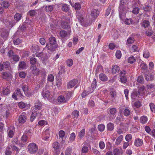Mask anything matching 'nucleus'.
I'll return each instance as SVG.
<instances>
[{
	"instance_id": "f257e3e1",
	"label": "nucleus",
	"mask_w": 155,
	"mask_h": 155,
	"mask_svg": "<svg viewBox=\"0 0 155 155\" xmlns=\"http://www.w3.org/2000/svg\"><path fill=\"white\" fill-rule=\"evenodd\" d=\"M50 43L47 44L45 47L48 48V49L51 51H54L57 48V45H56V40L54 37H50L49 38Z\"/></svg>"
},
{
	"instance_id": "f03ea898",
	"label": "nucleus",
	"mask_w": 155,
	"mask_h": 155,
	"mask_svg": "<svg viewBox=\"0 0 155 155\" xmlns=\"http://www.w3.org/2000/svg\"><path fill=\"white\" fill-rule=\"evenodd\" d=\"M38 145L33 142L30 143L28 146V151L31 154L36 153L38 151Z\"/></svg>"
},
{
	"instance_id": "7ed1b4c3",
	"label": "nucleus",
	"mask_w": 155,
	"mask_h": 155,
	"mask_svg": "<svg viewBox=\"0 0 155 155\" xmlns=\"http://www.w3.org/2000/svg\"><path fill=\"white\" fill-rule=\"evenodd\" d=\"M22 15L19 13H16L14 16V20L12 21H9V23L11 27H13L16 23L19 21L21 19Z\"/></svg>"
},
{
	"instance_id": "20e7f679",
	"label": "nucleus",
	"mask_w": 155,
	"mask_h": 155,
	"mask_svg": "<svg viewBox=\"0 0 155 155\" xmlns=\"http://www.w3.org/2000/svg\"><path fill=\"white\" fill-rule=\"evenodd\" d=\"M117 112V109L115 108H112L109 109L107 112L109 118L110 120L114 119L115 117Z\"/></svg>"
},
{
	"instance_id": "39448f33",
	"label": "nucleus",
	"mask_w": 155,
	"mask_h": 155,
	"mask_svg": "<svg viewBox=\"0 0 155 155\" xmlns=\"http://www.w3.org/2000/svg\"><path fill=\"white\" fill-rule=\"evenodd\" d=\"M2 78L6 80L7 81H9L12 79V75L10 73L7 72H4L2 73Z\"/></svg>"
},
{
	"instance_id": "423d86ee",
	"label": "nucleus",
	"mask_w": 155,
	"mask_h": 155,
	"mask_svg": "<svg viewBox=\"0 0 155 155\" xmlns=\"http://www.w3.org/2000/svg\"><path fill=\"white\" fill-rule=\"evenodd\" d=\"M26 114L25 112H23L19 117V122L21 124H23L26 121Z\"/></svg>"
},
{
	"instance_id": "0eeeda50",
	"label": "nucleus",
	"mask_w": 155,
	"mask_h": 155,
	"mask_svg": "<svg viewBox=\"0 0 155 155\" xmlns=\"http://www.w3.org/2000/svg\"><path fill=\"white\" fill-rule=\"evenodd\" d=\"M40 74L41 76V85L42 86V85L41 84L44 83L45 82L46 74L45 71L43 69H42L39 71V74Z\"/></svg>"
},
{
	"instance_id": "6e6552de",
	"label": "nucleus",
	"mask_w": 155,
	"mask_h": 155,
	"mask_svg": "<svg viewBox=\"0 0 155 155\" xmlns=\"http://www.w3.org/2000/svg\"><path fill=\"white\" fill-rule=\"evenodd\" d=\"M31 50L35 54H33L32 56L35 57V56L37 57H38L39 55V53L38 51H39V47L38 45L33 46L31 48Z\"/></svg>"
},
{
	"instance_id": "1a4fd4ad",
	"label": "nucleus",
	"mask_w": 155,
	"mask_h": 155,
	"mask_svg": "<svg viewBox=\"0 0 155 155\" xmlns=\"http://www.w3.org/2000/svg\"><path fill=\"white\" fill-rule=\"evenodd\" d=\"M78 82V80L77 79H73L70 81L68 84L67 87L68 88H71L74 87Z\"/></svg>"
},
{
	"instance_id": "9d476101",
	"label": "nucleus",
	"mask_w": 155,
	"mask_h": 155,
	"mask_svg": "<svg viewBox=\"0 0 155 155\" xmlns=\"http://www.w3.org/2000/svg\"><path fill=\"white\" fill-rule=\"evenodd\" d=\"M41 95L44 98H48L50 95V92L46 88H45L43 90Z\"/></svg>"
},
{
	"instance_id": "9b49d317",
	"label": "nucleus",
	"mask_w": 155,
	"mask_h": 155,
	"mask_svg": "<svg viewBox=\"0 0 155 155\" xmlns=\"http://www.w3.org/2000/svg\"><path fill=\"white\" fill-rule=\"evenodd\" d=\"M61 25L62 27L64 29H69L70 28V22H67L65 21H63L62 22Z\"/></svg>"
},
{
	"instance_id": "f8f14e48",
	"label": "nucleus",
	"mask_w": 155,
	"mask_h": 155,
	"mask_svg": "<svg viewBox=\"0 0 155 155\" xmlns=\"http://www.w3.org/2000/svg\"><path fill=\"white\" fill-rule=\"evenodd\" d=\"M10 87L7 86L6 87H4L2 90V93L4 95H7L10 93Z\"/></svg>"
},
{
	"instance_id": "ddd939ff",
	"label": "nucleus",
	"mask_w": 155,
	"mask_h": 155,
	"mask_svg": "<svg viewBox=\"0 0 155 155\" xmlns=\"http://www.w3.org/2000/svg\"><path fill=\"white\" fill-rule=\"evenodd\" d=\"M109 95L113 101L117 97V92L115 91H111L109 93Z\"/></svg>"
},
{
	"instance_id": "4468645a",
	"label": "nucleus",
	"mask_w": 155,
	"mask_h": 155,
	"mask_svg": "<svg viewBox=\"0 0 155 155\" xmlns=\"http://www.w3.org/2000/svg\"><path fill=\"white\" fill-rule=\"evenodd\" d=\"M143 144V140L137 138L135 140L134 145L137 147L141 146Z\"/></svg>"
},
{
	"instance_id": "2eb2a0df",
	"label": "nucleus",
	"mask_w": 155,
	"mask_h": 155,
	"mask_svg": "<svg viewBox=\"0 0 155 155\" xmlns=\"http://www.w3.org/2000/svg\"><path fill=\"white\" fill-rule=\"evenodd\" d=\"M99 12L97 10L94 9L92 11L91 13V15L94 18H96L98 15Z\"/></svg>"
},
{
	"instance_id": "dca6fc26",
	"label": "nucleus",
	"mask_w": 155,
	"mask_h": 155,
	"mask_svg": "<svg viewBox=\"0 0 155 155\" xmlns=\"http://www.w3.org/2000/svg\"><path fill=\"white\" fill-rule=\"evenodd\" d=\"M120 70V68L117 65H114L112 66V73L116 74L119 72Z\"/></svg>"
},
{
	"instance_id": "f3484780",
	"label": "nucleus",
	"mask_w": 155,
	"mask_h": 155,
	"mask_svg": "<svg viewBox=\"0 0 155 155\" xmlns=\"http://www.w3.org/2000/svg\"><path fill=\"white\" fill-rule=\"evenodd\" d=\"M26 63L24 61L20 62L18 64L19 70H22L25 69L26 67Z\"/></svg>"
},
{
	"instance_id": "a211bd4d",
	"label": "nucleus",
	"mask_w": 155,
	"mask_h": 155,
	"mask_svg": "<svg viewBox=\"0 0 155 155\" xmlns=\"http://www.w3.org/2000/svg\"><path fill=\"white\" fill-rule=\"evenodd\" d=\"M22 89L24 92L25 94L28 96H29V94H28V91L29 89L28 87V86L26 85H23L22 87Z\"/></svg>"
},
{
	"instance_id": "6ab92c4d",
	"label": "nucleus",
	"mask_w": 155,
	"mask_h": 155,
	"mask_svg": "<svg viewBox=\"0 0 155 155\" xmlns=\"http://www.w3.org/2000/svg\"><path fill=\"white\" fill-rule=\"evenodd\" d=\"M31 69L33 73L36 75H38L39 73V69L36 68V66H32L31 67Z\"/></svg>"
},
{
	"instance_id": "aec40b11",
	"label": "nucleus",
	"mask_w": 155,
	"mask_h": 155,
	"mask_svg": "<svg viewBox=\"0 0 155 155\" xmlns=\"http://www.w3.org/2000/svg\"><path fill=\"white\" fill-rule=\"evenodd\" d=\"M100 79L103 81H105L107 80V76L104 74L103 73L100 74L99 75Z\"/></svg>"
},
{
	"instance_id": "412c9836",
	"label": "nucleus",
	"mask_w": 155,
	"mask_h": 155,
	"mask_svg": "<svg viewBox=\"0 0 155 155\" xmlns=\"http://www.w3.org/2000/svg\"><path fill=\"white\" fill-rule=\"evenodd\" d=\"M85 134V130L84 129H82L78 133V137L80 139H81L84 136Z\"/></svg>"
},
{
	"instance_id": "4be33fe9",
	"label": "nucleus",
	"mask_w": 155,
	"mask_h": 155,
	"mask_svg": "<svg viewBox=\"0 0 155 155\" xmlns=\"http://www.w3.org/2000/svg\"><path fill=\"white\" fill-rule=\"evenodd\" d=\"M10 3L9 2L7 1H3L2 4V6L4 9L7 8L10 6Z\"/></svg>"
},
{
	"instance_id": "5701e85b",
	"label": "nucleus",
	"mask_w": 155,
	"mask_h": 155,
	"mask_svg": "<svg viewBox=\"0 0 155 155\" xmlns=\"http://www.w3.org/2000/svg\"><path fill=\"white\" fill-rule=\"evenodd\" d=\"M123 137L122 135H120L117 138L115 142L116 145H118L121 143L123 140Z\"/></svg>"
},
{
	"instance_id": "b1692460",
	"label": "nucleus",
	"mask_w": 155,
	"mask_h": 155,
	"mask_svg": "<svg viewBox=\"0 0 155 155\" xmlns=\"http://www.w3.org/2000/svg\"><path fill=\"white\" fill-rule=\"evenodd\" d=\"M69 9V5L66 4H63L61 7V10L62 11L65 12H68Z\"/></svg>"
},
{
	"instance_id": "393cba45",
	"label": "nucleus",
	"mask_w": 155,
	"mask_h": 155,
	"mask_svg": "<svg viewBox=\"0 0 155 155\" xmlns=\"http://www.w3.org/2000/svg\"><path fill=\"white\" fill-rule=\"evenodd\" d=\"M107 130L109 131H112L114 128V124L111 123H109L107 126Z\"/></svg>"
},
{
	"instance_id": "a878e982",
	"label": "nucleus",
	"mask_w": 155,
	"mask_h": 155,
	"mask_svg": "<svg viewBox=\"0 0 155 155\" xmlns=\"http://www.w3.org/2000/svg\"><path fill=\"white\" fill-rule=\"evenodd\" d=\"M72 147H68L65 151V155H71L72 152Z\"/></svg>"
},
{
	"instance_id": "bb28decb",
	"label": "nucleus",
	"mask_w": 155,
	"mask_h": 155,
	"mask_svg": "<svg viewBox=\"0 0 155 155\" xmlns=\"http://www.w3.org/2000/svg\"><path fill=\"white\" fill-rule=\"evenodd\" d=\"M38 112H32L30 120L32 122L36 118V117L38 115Z\"/></svg>"
},
{
	"instance_id": "cd10ccee",
	"label": "nucleus",
	"mask_w": 155,
	"mask_h": 155,
	"mask_svg": "<svg viewBox=\"0 0 155 155\" xmlns=\"http://www.w3.org/2000/svg\"><path fill=\"white\" fill-rule=\"evenodd\" d=\"M147 117L145 116H142L140 118V121L142 124H145L147 122Z\"/></svg>"
},
{
	"instance_id": "c85d7f7f",
	"label": "nucleus",
	"mask_w": 155,
	"mask_h": 155,
	"mask_svg": "<svg viewBox=\"0 0 155 155\" xmlns=\"http://www.w3.org/2000/svg\"><path fill=\"white\" fill-rule=\"evenodd\" d=\"M131 113V111L127 108L125 109L123 111V114L125 116H128Z\"/></svg>"
},
{
	"instance_id": "c756f323",
	"label": "nucleus",
	"mask_w": 155,
	"mask_h": 155,
	"mask_svg": "<svg viewBox=\"0 0 155 155\" xmlns=\"http://www.w3.org/2000/svg\"><path fill=\"white\" fill-rule=\"evenodd\" d=\"M28 28L25 23H23L19 27V29L21 30L22 32L24 31L27 30Z\"/></svg>"
},
{
	"instance_id": "7c9ffc66",
	"label": "nucleus",
	"mask_w": 155,
	"mask_h": 155,
	"mask_svg": "<svg viewBox=\"0 0 155 155\" xmlns=\"http://www.w3.org/2000/svg\"><path fill=\"white\" fill-rule=\"evenodd\" d=\"M76 137V135L75 133L73 132L70 135V137H69V141L71 142H72L74 141Z\"/></svg>"
},
{
	"instance_id": "2f4dec72",
	"label": "nucleus",
	"mask_w": 155,
	"mask_h": 155,
	"mask_svg": "<svg viewBox=\"0 0 155 155\" xmlns=\"http://www.w3.org/2000/svg\"><path fill=\"white\" fill-rule=\"evenodd\" d=\"M48 58V56L45 54L43 55L41 58V60L42 61V63L44 64H45Z\"/></svg>"
},
{
	"instance_id": "473e14b6",
	"label": "nucleus",
	"mask_w": 155,
	"mask_h": 155,
	"mask_svg": "<svg viewBox=\"0 0 155 155\" xmlns=\"http://www.w3.org/2000/svg\"><path fill=\"white\" fill-rule=\"evenodd\" d=\"M58 102H66L67 101V100L65 99L63 96L61 95L59 96L58 98Z\"/></svg>"
},
{
	"instance_id": "72a5a7b5",
	"label": "nucleus",
	"mask_w": 155,
	"mask_h": 155,
	"mask_svg": "<svg viewBox=\"0 0 155 155\" xmlns=\"http://www.w3.org/2000/svg\"><path fill=\"white\" fill-rule=\"evenodd\" d=\"M153 78V77L150 74H148L145 75V79L147 81L151 80Z\"/></svg>"
},
{
	"instance_id": "f704fd0d",
	"label": "nucleus",
	"mask_w": 155,
	"mask_h": 155,
	"mask_svg": "<svg viewBox=\"0 0 155 155\" xmlns=\"http://www.w3.org/2000/svg\"><path fill=\"white\" fill-rule=\"evenodd\" d=\"M145 88L143 86L140 87L138 91L139 94L140 95V94H143L144 92Z\"/></svg>"
},
{
	"instance_id": "c9c22d12",
	"label": "nucleus",
	"mask_w": 155,
	"mask_h": 155,
	"mask_svg": "<svg viewBox=\"0 0 155 155\" xmlns=\"http://www.w3.org/2000/svg\"><path fill=\"white\" fill-rule=\"evenodd\" d=\"M124 11V13H123L121 11L119 12V17L121 20H123L125 17L126 11Z\"/></svg>"
},
{
	"instance_id": "e433bc0d",
	"label": "nucleus",
	"mask_w": 155,
	"mask_h": 155,
	"mask_svg": "<svg viewBox=\"0 0 155 155\" xmlns=\"http://www.w3.org/2000/svg\"><path fill=\"white\" fill-rule=\"evenodd\" d=\"M60 35L61 37L65 38L67 36V33L65 30H61L60 32Z\"/></svg>"
},
{
	"instance_id": "4c0bfd02",
	"label": "nucleus",
	"mask_w": 155,
	"mask_h": 155,
	"mask_svg": "<svg viewBox=\"0 0 155 155\" xmlns=\"http://www.w3.org/2000/svg\"><path fill=\"white\" fill-rule=\"evenodd\" d=\"M150 25L149 21L147 20H144L142 24V25L144 28L147 27Z\"/></svg>"
},
{
	"instance_id": "58836bf2",
	"label": "nucleus",
	"mask_w": 155,
	"mask_h": 155,
	"mask_svg": "<svg viewBox=\"0 0 155 155\" xmlns=\"http://www.w3.org/2000/svg\"><path fill=\"white\" fill-rule=\"evenodd\" d=\"M138 94L136 91H134L131 94V97L133 99H135L138 96Z\"/></svg>"
},
{
	"instance_id": "ea45409f",
	"label": "nucleus",
	"mask_w": 155,
	"mask_h": 155,
	"mask_svg": "<svg viewBox=\"0 0 155 155\" xmlns=\"http://www.w3.org/2000/svg\"><path fill=\"white\" fill-rule=\"evenodd\" d=\"M32 130L30 129H26L24 132V134L28 136H30L32 133Z\"/></svg>"
},
{
	"instance_id": "a19ab883",
	"label": "nucleus",
	"mask_w": 155,
	"mask_h": 155,
	"mask_svg": "<svg viewBox=\"0 0 155 155\" xmlns=\"http://www.w3.org/2000/svg\"><path fill=\"white\" fill-rule=\"evenodd\" d=\"M111 8L112 5H109L106 10V12L105 14V16H107L109 15L111 10Z\"/></svg>"
},
{
	"instance_id": "79ce46f5",
	"label": "nucleus",
	"mask_w": 155,
	"mask_h": 155,
	"mask_svg": "<svg viewBox=\"0 0 155 155\" xmlns=\"http://www.w3.org/2000/svg\"><path fill=\"white\" fill-rule=\"evenodd\" d=\"M22 42L20 38H17L14 39L13 41V43L15 45H19Z\"/></svg>"
},
{
	"instance_id": "37998d69",
	"label": "nucleus",
	"mask_w": 155,
	"mask_h": 155,
	"mask_svg": "<svg viewBox=\"0 0 155 155\" xmlns=\"http://www.w3.org/2000/svg\"><path fill=\"white\" fill-rule=\"evenodd\" d=\"M28 139V136L24 134L21 138V141L24 143H25L27 142Z\"/></svg>"
},
{
	"instance_id": "c03bdc74",
	"label": "nucleus",
	"mask_w": 155,
	"mask_h": 155,
	"mask_svg": "<svg viewBox=\"0 0 155 155\" xmlns=\"http://www.w3.org/2000/svg\"><path fill=\"white\" fill-rule=\"evenodd\" d=\"M89 149L88 147L87 146H83L81 149V152L84 153H88Z\"/></svg>"
},
{
	"instance_id": "a18cd8bd",
	"label": "nucleus",
	"mask_w": 155,
	"mask_h": 155,
	"mask_svg": "<svg viewBox=\"0 0 155 155\" xmlns=\"http://www.w3.org/2000/svg\"><path fill=\"white\" fill-rule=\"evenodd\" d=\"M136 61L135 58L133 57H130L128 58V61L129 63L132 64L134 62Z\"/></svg>"
},
{
	"instance_id": "49530a36",
	"label": "nucleus",
	"mask_w": 155,
	"mask_h": 155,
	"mask_svg": "<svg viewBox=\"0 0 155 155\" xmlns=\"http://www.w3.org/2000/svg\"><path fill=\"white\" fill-rule=\"evenodd\" d=\"M144 10L146 12H149L151 10L150 6L148 5H145L143 7Z\"/></svg>"
},
{
	"instance_id": "de8ad7c7",
	"label": "nucleus",
	"mask_w": 155,
	"mask_h": 155,
	"mask_svg": "<svg viewBox=\"0 0 155 155\" xmlns=\"http://www.w3.org/2000/svg\"><path fill=\"white\" fill-rule=\"evenodd\" d=\"M53 147L55 150L58 149L59 147V143L58 142H55L53 143Z\"/></svg>"
},
{
	"instance_id": "09e8293b",
	"label": "nucleus",
	"mask_w": 155,
	"mask_h": 155,
	"mask_svg": "<svg viewBox=\"0 0 155 155\" xmlns=\"http://www.w3.org/2000/svg\"><path fill=\"white\" fill-rule=\"evenodd\" d=\"M105 129V126L103 124L99 125L98 126V129L100 131H103Z\"/></svg>"
},
{
	"instance_id": "8fccbe9b",
	"label": "nucleus",
	"mask_w": 155,
	"mask_h": 155,
	"mask_svg": "<svg viewBox=\"0 0 155 155\" xmlns=\"http://www.w3.org/2000/svg\"><path fill=\"white\" fill-rule=\"evenodd\" d=\"M137 82L139 83H142L143 82L144 78L142 75H140L138 76L137 79Z\"/></svg>"
},
{
	"instance_id": "3c124183",
	"label": "nucleus",
	"mask_w": 155,
	"mask_h": 155,
	"mask_svg": "<svg viewBox=\"0 0 155 155\" xmlns=\"http://www.w3.org/2000/svg\"><path fill=\"white\" fill-rule=\"evenodd\" d=\"M120 11H122L123 13H124V11H126V13L127 12L128 10V8L127 7H124L123 5L122 6L121 5V6L120 7Z\"/></svg>"
},
{
	"instance_id": "603ef678",
	"label": "nucleus",
	"mask_w": 155,
	"mask_h": 155,
	"mask_svg": "<svg viewBox=\"0 0 155 155\" xmlns=\"http://www.w3.org/2000/svg\"><path fill=\"white\" fill-rule=\"evenodd\" d=\"M12 58L13 61L16 62H17L19 61L20 59L19 56L17 54H14Z\"/></svg>"
},
{
	"instance_id": "864d4df0",
	"label": "nucleus",
	"mask_w": 155,
	"mask_h": 155,
	"mask_svg": "<svg viewBox=\"0 0 155 155\" xmlns=\"http://www.w3.org/2000/svg\"><path fill=\"white\" fill-rule=\"evenodd\" d=\"M102 66L100 65H98L97 68L96 70V71L95 74H97L99 72H101L102 70H103Z\"/></svg>"
},
{
	"instance_id": "5fc2aeb1",
	"label": "nucleus",
	"mask_w": 155,
	"mask_h": 155,
	"mask_svg": "<svg viewBox=\"0 0 155 155\" xmlns=\"http://www.w3.org/2000/svg\"><path fill=\"white\" fill-rule=\"evenodd\" d=\"M91 92L89 91H84L82 92L81 96L83 98L85 97L86 96L90 94L91 93Z\"/></svg>"
},
{
	"instance_id": "6e6d98bb",
	"label": "nucleus",
	"mask_w": 155,
	"mask_h": 155,
	"mask_svg": "<svg viewBox=\"0 0 155 155\" xmlns=\"http://www.w3.org/2000/svg\"><path fill=\"white\" fill-rule=\"evenodd\" d=\"M134 41V38L133 37H130L128 38L127 42L129 44H131Z\"/></svg>"
},
{
	"instance_id": "4d7b16f0",
	"label": "nucleus",
	"mask_w": 155,
	"mask_h": 155,
	"mask_svg": "<svg viewBox=\"0 0 155 155\" xmlns=\"http://www.w3.org/2000/svg\"><path fill=\"white\" fill-rule=\"evenodd\" d=\"M39 105L38 104H35L33 107V112H38L39 113Z\"/></svg>"
},
{
	"instance_id": "13d9d810",
	"label": "nucleus",
	"mask_w": 155,
	"mask_h": 155,
	"mask_svg": "<svg viewBox=\"0 0 155 155\" xmlns=\"http://www.w3.org/2000/svg\"><path fill=\"white\" fill-rule=\"evenodd\" d=\"M140 66L141 68L143 70H145L147 69V65L145 63L143 62V61Z\"/></svg>"
},
{
	"instance_id": "bf43d9fd",
	"label": "nucleus",
	"mask_w": 155,
	"mask_h": 155,
	"mask_svg": "<svg viewBox=\"0 0 155 155\" xmlns=\"http://www.w3.org/2000/svg\"><path fill=\"white\" fill-rule=\"evenodd\" d=\"M16 93L17 95L20 97H22L23 96V94L21 92V90L20 89L17 88L16 90Z\"/></svg>"
},
{
	"instance_id": "052dcab7",
	"label": "nucleus",
	"mask_w": 155,
	"mask_h": 155,
	"mask_svg": "<svg viewBox=\"0 0 155 155\" xmlns=\"http://www.w3.org/2000/svg\"><path fill=\"white\" fill-rule=\"evenodd\" d=\"M132 137V136L131 134H128L126 136L125 139L127 141L129 142L131 141Z\"/></svg>"
},
{
	"instance_id": "680f3d73",
	"label": "nucleus",
	"mask_w": 155,
	"mask_h": 155,
	"mask_svg": "<svg viewBox=\"0 0 155 155\" xmlns=\"http://www.w3.org/2000/svg\"><path fill=\"white\" fill-rule=\"evenodd\" d=\"M149 106L151 111L155 113V105L153 103H151L150 104Z\"/></svg>"
},
{
	"instance_id": "e2e57ef3",
	"label": "nucleus",
	"mask_w": 155,
	"mask_h": 155,
	"mask_svg": "<svg viewBox=\"0 0 155 155\" xmlns=\"http://www.w3.org/2000/svg\"><path fill=\"white\" fill-rule=\"evenodd\" d=\"M121 56V53L120 51L119 50L117 51L116 53V56L118 59H120Z\"/></svg>"
},
{
	"instance_id": "0e129e2a",
	"label": "nucleus",
	"mask_w": 155,
	"mask_h": 155,
	"mask_svg": "<svg viewBox=\"0 0 155 155\" xmlns=\"http://www.w3.org/2000/svg\"><path fill=\"white\" fill-rule=\"evenodd\" d=\"M35 14V11L33 10H31L28 12V15L31 16H33Z\"/></svg>"
},
{
	"instance_id": "69168bd1",
	"label": "nucleus",
	"mask_w": 155,
	"mask_h": 155,
	"mask_svg": "<svg viewBox=\"0 0 155 155\" xmlns=\"http://www.w3.org/2000/svg\"><path fill=\"white\" fill-rule=\"evenodd\" d=\"M99 147L102 150L104 149L105 147V143L104 142L101 141L99 143Z\"/></svg>"
},
{
	"instance_id": "338daca9",
	"label": "nucleus",
	"mask_w": 155,
	"mask_h": 155,
	"mask_svg": "<svg viewBox=\"0 0 155 155\" xmlns=\"http://www.w3.org/2000/svg\"><path fill=\"white\" fill-rule=\"evenodd\" d=\"M18 106L21 108H23L25 107V104L23 102H19L18 104Z\"/></svg>"
},
{
	"instance_id": "774afa93",
	"label": "nucleus",
	"mask_w": 155,
	"mask_h": 155,
	"mask_svg": "<svg viewBox=\"0 0 155 155\" xmlns=\"http://www.w3.org/2000/svg\"><path fill=\"white\" fill-rule=\"evenodd\" d=\"M74 8L75 10H78L81 8V5L78 3H76L75 4Z\"/></svg>"
}]
</instances>
